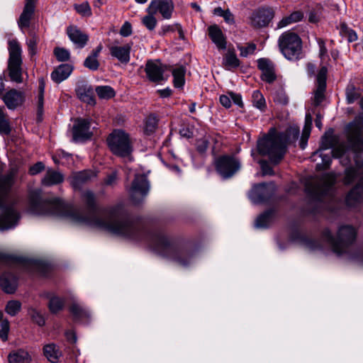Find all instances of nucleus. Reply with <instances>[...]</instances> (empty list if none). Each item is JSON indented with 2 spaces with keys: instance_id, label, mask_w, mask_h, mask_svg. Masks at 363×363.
Listing matches in <instances>:
<instances>
[{
  "instance_id": "nucleus-1",
  "label": "nucleus",
  "mask_w": 363,
  "mask_h": 363,
  "mask_svg": "<svg viewBox=\"0 0 363 363\" xmlns=\"http://www.w3.org/2000/svg\"><path fill=\"white\" fill-rule=\"evenodd\" d=\"M82 198L91 211L89 216H82L79 211L60 199L44 196L40 190L30 192L28 211L34 215L69 218L74 223L97 228L133 241L147 240L153 251L182 267L188 266L194 260L192 250L179 247L166 235L145 231L140 223L128 217L123 204L95 211L96 205L93 192L86 191L82 193Z\"/></svg>"
},
{
  "instance_id": "nucleus-2",
  "label": "nucleus",
  "mask_w": 363,
  "mask_h": 363,
  "mask_svg": "<svg viewBox=\"0 0 363 363\" xmlns=\"http://www.w3.org/2000/svg\"><path fill=\"white\" fill-rule=\"evenodd\" d=\"M357 236V229L351 225H340L334 238L329 229L323 232V239L328 244L332 251L337 256L345 255L348 259L363 265V247L351 248Z\"/></svg>"
},
{
  "instance_id": "nucleus-3",
  "label": "nucleus",
  "mask_w": 363,
  "mask_h": 363,
  "mask_svg": "<svg viewBox=\"0 0 363 363\" xmlns=\"http://www.w3.org/2000/svg\"><path fill=\"white\" fill-rule=\"evenodd\" d=\"M300 130L296 125L291 126L284 133H277L274 128L257 142V150L262 155L268 156L270 161L278 163L286 152V144L296 141Z\"/></svg>"
},
{
  "instance_id": "nucleus-4",
  "label": "nucleus",
  "mask_w": 363,
  "mask_h": 363,
  "mask_svg": "<svg viewBox=\"0 0 363 363\" xmlns=\"http://www.w3.org/2000/svg\"><path fill=\"white\" fill-rule=\"evenodd\" d=\"M12 183H0V230H8L15 228L21 216L15 207Z\"/></svg>"
},
{
  "instance_id": "nucleus-5",
  "label": "nucleus",
  "mask_w": 363,
  "mask_h": 363,
  "mask_svg": "<svg viewBox=\"0 0 363 363\" xmlns=\"http://www.w3.org/2000/svg\"><path fill=\"white\" fill-rule=\"evenodd\" d=\"M9 57L8 60V73L10 80L21 84L23 82L24 71L22 67V50L16 40L9 41Z\"/></svg>"
},
{
  "instance_id": "nucleus-6",
  "label": "nucleus",
  "mask_w": 363,
  "mask_h": 363,
  "mask_svg": "<svg viewBox=\"0 0 363 363\" xmlns=\"http://www.w3.org/2000/svg\"><path fill=\"white\" fill-rule=\"evenodd\" d=\"M278 44L281 52L287 60H296L301 57L302 41L296 33L284 32L279 36Z\"/></svg>"
},
{
  "instance_id": "nucleus-7",
  "label": "nucleus",
  "mask_w": 363,
  "mask_h": 363,
  "mask_svg": "<svg viewBox=\"0 0 363 363\" xmlns=\"http://www.w3.org/2000/svg\"><path fill=\"white\" fill-rule=\"evenodd\" d=\"M107 142L110 150L116 155L128 157L133 151L129 135L122 130H114L108 138Z\"/></svg>"
},
{
  "instance_id": "nucleus-8",
  "label": "nucleus",
  "mask_w": 363,
  "mask_h": 363,
  "mask_svg": "<svg viewBox=\"0 0 363 363\" xmlns=\"http://www.w3.org/2000/svg\"><path fill=\"white\" fill-rule=\"evenodd\" d=\"M215 167L221 177L228 179L240 171L242 164L240 160L234 156L223 155L216 159Z\"/></svg>"
},
{
  "instance_id": "nucleus-9",
  "label": "nucleus",
  "mask_w": 363,
  "mask_h": 363,
  "mask_svg": "<svg viewBox=\"0 0 363 363\" xmlns=\"http://www.w3.org/2000/svg\"><path fill=\"white\" fill-rule=\"evenodd\" d=\"M335 183H305L306 194L313 199L323 201L325 197H331Z\"/></svg>"
},
{
  "instance_id": "nucleus-10",
  "label": "nucleus",
  "mask_w": 363,
  "mask_h": 363,
  "mask_svg": "<svg viewBox=\"0 0 363 363\" xmlns=\"http://www.w3.org/2000/svg\"><path fill=\"white\" fill-rule=\"evenodd\" d=\"M273 195V190L269 183H258L253 186L249 193L250 199L256 204L268 202Z\"/></svg>"
},
{
  "instance_id": "nucleus-11",
  "label": "nucleus",
  "mask_w": 363,
  "mask_h": 363,
  "mask_svg": "<svg viewBox=\"0 0 363 363\" xmlns=\"http://www.w3.org/2000/svg\"><path fill=\"white\" fill-rule=\"evenodd\" d=\"M174 8V4L171 0H152L146 11L155 14L160 13L164 18L169 19Z\"/></svg>"
},
{
  "instance_id": "nucleus-12",
  "label": "nucleus",
  "mask_w": 363,
  "mask_h": 363,
  "mask_svg": "<svg viewBox=\"0 0 363 363\" xmlns=\"http://www.w3.org/2000/svg\"><path fill=\"white\" fill-rule=\"evenodd\" d=\"M347 130L349 142L355 150L360 149L362 145L361 135L363 131V121L356 118L347 125Z\"/></svg>"
},
{
  "instance_id": "nucleus-13",
  "label": "nucleus",
  "mask_w": 363,
  "mask_h": 363,
  "mask_svg": "<svg viewBox=\"0 0 363 363\" xmlns=\"http://www.w3.org/2000/svg\"><path fill=\"white\" fill-rule=\"evenodd\" d=\"M89 128L90 122L88 120L77 119L72 129L73 140L77 142L89 139L91 136Z\"/></svg>"
},
{
  "instance_id": "nucleus-14",
  "label": "nucleus",
  "mask_w": 363,
  "mask_h": 363,
  "mask_svg": "<svg viewBox=\"0 0 363 363\" xmlns=\"http://www.w3.org/2000/svg\"><path fill=\"white\" fill-rule=\"evenodd\" d=\"M2 100L9 109L15 110L24 103L25 94L21 91L12 89L2 96Z\"/></svg>"
},
{
  "instance_id": "nucleus-15",
  "label": "nucleus",
  "mask_w": 363,
  "mask_h": 363,
  "mask_svg": "<svg viewBox=\"0 0 363 363\" xmlns=\"http://www.w3.org/2000/svg\"><path fill=\"white\" fill-rule=\"evenodd\" d=\"M274 17V11L272 9H260L251 16V24L256 28L264 27L269 24Z\"/></svg>"
},
{
  "instance_id": "nucleus-16",
  "label": "nucleus",
  "mask_w": 363,
  "mask_h": 363,
  "mask_svg": "<svg viewBox=\"0 0 363 363\" xmlns=\"http://www.w3.org/2000/svg\"><path fill=\"white\" fill-rule=\"evenodd\" d=\"M257 67L262 72V79L267 83H272L277 79L274 64L267 58L257 60Z\"/></svg>"
},
{
  "instance_id": "nucleus-17",
  "label": "nucleus",
  "mask_w": 363,
  "mask_h": 363,
  "mask_svg": "<svg viewBox=\"0 0 363 363\" xmlns=\"http://www.w3.org/2000/svg\"><path fill=\"white\" fill-rule=\"evenodd\" d=\"M145 71L148 79L151 82H160L164 79V69L160 61L148 60Z\"/></svg>"
},
{
  "instance_id": "nucleus-18",
  "label": "nucleus",
  "mask_w": 363,
  "mask_h": 363,
  "mask_svg": "<svg viewBox=\"0 0 363 363\" xmlns=\"http://www.w3.org/2000/svg\"><path fill=\"white\" fill-rule=\"evenodd\" d=\"M108 48L111 57L117 59L122 64L126 65L130 62L132 43H128L123 46L113 45Z\"/></svg>"
},
{
  "instance_id": "nucleus-19",
  "label": "nucleus",
  "mask_w": 363,
  "mask_h": 363,
  "mask_svg": "<svg viewBox=\"0 0 363 363\" xmlns=\"http://www.w3.org/2000/svg\"><path fill=\"white\" fill-rule=\"evenodd\" d=\"M150 189L148 183H132L129 189V194L135 203H140L147 194Z\"/></svg>"
},
{
  "instance_id": "nucleus-20",
  "label": "nucleus",
  "mask_w": 363,
  "mask_h": 363,
  "mask_svg": "<svg viewBox=\"0 0 363 363\" xmlns=\"http://www.w3.org/2000/svg\"><path fill=\"white\" fill-rule=\"evenodd\" d=\"M9 363H31V354L24 348H18L11 351L7 357Z\"/></svg>"
},
{
  "instance_id": "nucleus-21",
  "label": "nucleus",
  "mask_w": 363,
  "mask_h": 363,
  "mask_svg": "<svg viewBox=\"0 0 363 363\" xmlns=\"http://www.w3.org/2000/svg\"><path fill=\"white\" fill-rule=\"evenodd\" d=\"M67 33L69 40L79 48H84L89 39L88 35L76 26L68 27Z\"/></svg>"
},
{
  "instance_id": "nucleus-22",
  "label": "nucleus",
  "mask_w": 363,
  "mask_h": 363,
  "mask_svg": "<svg viewBox=\"0 0 363 363\" xmlns=\"http://www.w3.org/2000/svg\"><path fill=\"white\" fill-rule=\"evenodd\" d=\"M363 200V183H357V185L348 193L346 196V204L350 207H354Z\"/></svg>"
},
{
  "instance_id": "nucleus-23",
  "label": "nucleus",
  "mask_w": 363,
  "mask_h": 363,
  "mask_svg": "<svg viewBox=\"0 0 363 363\" xmlns=\"http://www.w3.org/2000/svg\"><path fill=\"white\" fill-rule=\"evenodd\" d=\"M35 10V1L26 0L23 11L18 20V26L22 29L30 26V21Z\"/></svg>"
},
{
  "instance_id": "nucleus-24",
  "label": "nucleus",
  "mask_w": 363,
  "mask_h": 363,
  "mask_svg": "<svg viewBox=\"0 0 363 363\" xmlns=\"http://www.w3.org/2000/svg\"><path fill=\"white\" fill-rule=\"evenodd\" d=\"M208 35L216 47L220 50L226 48V40L222 30L216 25L211 26L208 28Z\"/></svg>"
},
{
  "instance_id": "nucleus-25",
  "label": "nucleus",
  "mask_w": 363,
  "mask_h": 363,
  "mask_svg": "<svg viewBox=\"0 0 363 363\" xmlns=\"http://www.w3.org/2000/svg\"><path fill=\"white\" fill-rule=\"evenodd\" d=\"M73 67L69 64L59 65L51 74L52 79L56 83H60L67 79L72 72Z\"/></svg>"
},
{
  "instance_id": "nucleus-26",
  "label": "nucleus",
  "mask_w": 363,
  "mask_h": 363,
  "mask_svg": "<svg viewBox=\"0 0 363 363\" xmlns=\"http://www.w3.org/2000/svg\"><path fill=\"white\" fill-rule=\"evenodd\" d=\"M0 285L7 294H13L17 288V279L11 274H4L0 277Z\"/></svg>"
},
{
  "instance_id": "nucleus-27",
  "label": "nucleus",
  "mask_w": 363,
  "mask_h": 363,
  "mask_svg": "<svg viewBox=\"0 0 363 363\" xmlns=\"http://www.w3.org/2000/svg\"><path fill=\"white\" fill-rule=\"evenodd\" d=\"M276 217V212L274 210H269L259 215L255 223L257 228H267L274 222Z\"/></svg>"
},
{
  "instance_id": "nucleus-28",
  "label": "nucleus",
  "mask_w": 363,
  "mask_h": 363,
  "mask_svg": "<svg viewBox=\"0 0 363 363\" xmlns=\"http://www.w3.org/2000/svg\"><path fill=\"white\" fill-rule=\"evenodd\" d=\"M222 64L225 69L231 70L238 68L240 65V62L235 52L233 50H228L223 56Z\"/></svg>"
},
{
  "instance_id": "nucleus-29",
  "label": "nucleus",
  "mask_w": 363,
  "mask_h": 363,
  "mask_svg": "<svg viewBox=\"0 0 363 363\" xmlns=\"http://www.w3.org/2000/svg\"><path fill=\"white\" fill-rule=\"evenodd\" d=\"M43 354L48 360L52 363H57L61 356V352L53 343L48 344L43 347Z\"/></svg>"
},
{
  "instance_id": "nucleus-30",
  "label": "nucleus",
  "mask_w": 363,
  "mask_h": 363,
  "mask_svg": "<svg viewBox=\"0 0 363 363\" xmlns=\"http://www.w3.org/2000/svg\"><path fill=\"white\" fill-rule=\"evenodd\" d=\"M312 125V117L310 114H306L305 118V125L303 128L302 135L300 141V147L301 149H305L307 145L308 139L311 134Z\"/></svg>"
},
{
  "instance_id": "nucleus-31",
  "label": "nucleus",
  "mask_w": 363,
  "mask_h": 363,
  "mask_svg": "<svg viewBox=\"0 0 363 363\" xmlns=\"http://www.w3.org/2000/svg\"><path fill=\"white\" fill-rule=\"evenodd\" d=\"M220 103L225 108H230L231 106V101L234 102L235 104L242 106V97L240 94H234L233 92L230 93V95H221L220 96Z\"/></svg>"
},
{
  "instance_id": "nucleus-32",
  "label": "nucleus",
  "mask_w": 363,
  "mask_h": 363,
  "mask_svg": "<svg viewBox=\"0 0 363 363\" xmlns=\"http://www.w3.org/2000/svg\"><path fill=\"white\" fill-rule=\"evenodd\" d=\"M69 311L76 320H82L90 317L89 311L77 303H73L69 308Z\"/></svg>"
},
{
  "instance_id": "nucleus-33",
  "label": "nucleus",
  "mask_w": 363,
  "mask_h": 363,
  "mask_svg": "<svg viewBox=\"0 0 363 363\" xmlns=\"http://www.w3.org/2000/svg\"><path fill=\"white\" fill-rule=\"evenodd\" d=\"M76 92L79 98L89 104H94V99L92 96V90L90 87H86V86H79Z\"/></svg>"
},
{
  "instance_id": "nucleus-34",
  "label": "nucleus",
  "mask_w": 363,
  "mask_h": 363,
  "mask_svg": "<svg viewBox=\"0 0 363 363\" xmlns=\"http://www.w3.org/2000/svg\"><path fill=\"white\" fill-rule=\"evenodd\" d=\"M96 177V172L91 169H85L73 173L74 182H87L94 179Z\"/></svg>"
},
{
  "instance_id": "nucleus-35",
  "label": "nucleus",
  "mask_w": 363,
  "mask_h": 363,
  "mask_svg": "<svg viewBox=\"0 0 363 363\" xmlns=\"http://www.w3.org/2000/svg\"><path fill=\"white\" fill-rule=\"evenodd\" d=\"M186 70L184 67H179L173 69L174 85L177 88H182L185 82L184 75Z\"/></svg>"
},
{
  "instance_id": "nucleus-36",
  "label": "nucleus",
  "mask_w": 363,
  "mask_h": 363,
  "mask_svg": "<svg viewBox=\"0 0 363 363\" xmlns=\"http://www.w3.org/2000/svg\"><path fill=\"white\" fill-rule=\"evenodd\" d=\"M65 306V300L57 296H52L50 298L49 309L51 313H56L61 311Z\"/></svg>"
},
{
  "instance_id": "nucleus-37",
  "label": "nucleus",
  "mask_w": 363,
  "mask_h": 363,
  "mask_svg": "<svg viewBox=\"0 0 363 363\" xmlns=\"http://www.w3.org/2000/svg\"><path fill=\"white\" fill-rule=\"evenodd\" d=\"M337 139L333 135V130L325 133V134L322 137L321 139V148L323 150H327L330 148H333L336 145Z\"/></svg>"
},
{
  "instance_id": "nucleus-38",
  "label": "nucleus",
  "mask_w": 363,
  "mask_h": 363,
  "mask_svg": "<svg viewBox=\"0 0 363 363\" xmlns=\"http://www.w3.org/2000/svg\"><path fill=\"white\" fill-rule=\"evenodd\" d=\"M340 33L341 35L347 37L350 43L354 42L358 39L356 32L349 28L345 23H341L340 25Z\"/></svg>"
},
{
  "instance_id": "nucleus-39",
  "label": "nucleus",
  "mask_w": 363,
  "mask_h": 363,
  "mask_svg": "<svg viewBox=\"0 0 363 363\" xmlns=\"http://www.w3.org/2000/svg\"><path fill=\"white\" fill-rule=\"evenodd\" d=\"M252 99L254 106H255L257 108L259 109L262 111L265 110L266 101L263 95L259 91H254L252 93Z\"/></svg>"
},
{
  "instance_id": "nucleus-40",
  "label": "nucleus",
  "mask_w": 363,
  "mask_h": 363,
  "mask_svg": "<svg viewBox=\"0 0 363 363\" xmlns=\"http://www.w3.org/2000/svg\"><path fill=\"white\" fill-rule=\"evenodd\" d=\"M96 92L100 99H109L115 96L114 90L109 86H99Z\"/></svg>"
},
{
  "instance_id": "nucleus-41",
  "label": "nucleus",
  "mask_w": 363,
  "mask_h": 363,
  "mask_svg": "<svg viewBox=\"0 0 363 363\" xmlns=\"http://www.w3.org/2000/svg\"><path fill=\"white\" fill-rule=\"evenodd\" d=\"M11 128L4 113V108L0 106V133L9 134Z\"/></svg>"
},
{
  "instance_id": "nucleus-42",
  "label": "nucleus",
  "mask_w": 363,
  "mask_h": 363,
  "mask_svg": "<svg viewBox=\"0 0 363 363\" xmlns=\"http://www.w3.org/2000/svg\"><path fill=\"white\" fill-rule=\"evenodd\" d=\"M21 308V302L18 301L12 300L7 303L5 311L9 315L14 316L20 311Z\"/></svg>"
},
{
  "instance_id": "nucleus-43",
  "label": "nucleus",
  "mask_w": 363,
  "mask_h": 363,
  "mask_svg": "<svg viewBox=\"0 0 363 363\" xmlns=\"http://www.w3.org/2000/svg\"><path fill=\"white\" fill-rule=\"evenodd\" d=\"M155 13H147V15L145 16L142 18L143 24L149 30H153L157 26V19L155 17Z\"/></svg>"
},
{
  "instance_id": "nucleus-44",
  "label": "nucleus",
  "mask_w": 363,
  "mask_h": 363,
  "mask_svg": "<svg viewBox=\"0 0 363 363\" xmlns=\"http://www.w3.org/2000/svg\"><path fill=\"white\" fill-rule=\"evenodd\" d=\"M157 126V119L154 115H150L147 117L145 121V131L147 134L153 133Z\"/></svg>"
},
{
  "instance_id": "nucleus-45",
  "label": "nucleus",
  "mask_w": 363,
  "mask_h": 363,
  "mask_svg": "<svg viewBox=\"0 0 363 363\" xmlns=\"http://www.w3.org/2000/svg\"><path fill=\"white\" fill-rule=\"evenodd\" d=\"M53 52L59 62L67 61L70 58V53L69 50L63 48H55Z\"/></svg>"
},
{
  "instance_id": "nucleus-46",
  "label": "nucleus",
  "mask_w": 363,
  "mask_h": 363,
  "mask_svg": "<svg viewBox=\"0 0 363 363\" xmlns=\"http://www.w3.org/2000/svg\"><path fill=\"white\" fill-rule=\"evenodd\" d=\"M64 180L63 175L58 171L48 169L44 182H62Z\"/></svg>"
},
{
  "instance_id": "nucleus-47",
  "label": "nucleus",
  "mask_w": 363,
  "mask_h": 363,
  "mask_svg": "<svg viewBox=\"0 0 363 363\" xmlns=\"http://www.w3.org/2000/svg\"><path fill=\"white\" fill-rule=\"evenodd\" d=\"M326 86L317 85V89L314 93L313 101L315 106H318L324 99V93Z\"/></svg>"
},
{
  "instance_id": "nucleus-48",
  "label": "nucleus",
  "mask_w": 363,
  "mask_h": 363,
  "mask_svg": "<svg viewBox=\"0 0 363 363\" xmlns=\"http://www.w3.org/2000/svg\"><path fill=\"white\" fill-rule=\"evenodd\" d=\"M238 48L240 50V55L246 57L255 52L257 46L255 43H249L246 47L238 45Z\"/></svg>"
},
{
  "instance_id": "nucleus-49",
  "label": "nucleus",
  "mask_w": 363,
  "mask_h": 363,
  "mask_svg": "<svg viewBox=\"0 0 363 363\" xmlns=\"http://www.w3.org/2000/svg\"><path fill=\"white\" fill-rule=\"evenodd\" d=\"M0 339L5 342L8 340V334L10 329L9 322L8 320H3L0 324Z\"/></svg>"
},
{
  "instance_id": "nucleus-50",
  "label": "nucleus",
  "mask_w": 363,
  "mask_h": 363,
  "mask_svg": "<svg viewBox=\"0 0 363 363\" xmlns=\"http://www.w3.org/2000/svg\"><path fill=\"white\" fill-rule=\"evenodd\" d=\"M84 65L86 68L94 71L98 69L99 67V62L96 57L89 55L85 59L84 62Z\"/></svg>"
},
{
  "instance_id": "nucleus-51",
  "label": "nucleus",
  "mask_w": 363,
  "mask_h": 363,
  "mask_svg": "<svg viewBox=\"0 0 363 363\" xmlns=\"http://www.w3.org/2000/svg\"><path fill=\"white\" fill-rule=\"evenodd\" d=\"M124 173L125 171L123 169L111 170L107 174V179L105 182H114L115 180H122L123 179L122 178L121 174Z\"/></svg>"
},
{
  "instance_id": "nucleus-52",
  "label": "nucleus",
  "mask_w": 363,
  "mask_h": 363,
  "mask_svg": "<svg viewBox=\"0 0 363 363\" xmlns=\"http://www.w3.org/2000/svg\"><path fill=\"white\" fill-rule=\"evenodd\" d=\"M29 314L32 320L40 326L45 324V319L43 316L35 309L31 308L29 311Z\"/></svg>"
},
{
  "instance_id": "nucleus-53",
  "label": "nucleus",
  "mask_w": 363,
  "mask_h": 363,
  "mask_svg": "<svg viewBox=\"0 0 363 363\" xmlns=\"http://www.w3.org/2000/svg\"><path fill=\"white\" fill-rule=\"evenodd\" d=\"M347 100L349 104H352L355 100L359 98V94L355 90L354 87L351 85L348 86L346 89Z\"/></svg>"
},
{
  "instance_id": "nucleus-54",
  "label": "nucleus",
  "mask_w": 363,
  "mask_h": 363,
  "mask_svg": "<svg viewBox=\"0 0 363 363\" xmlns=\"http://www.w3.org/2000/svg\"><path fill=\"white\" fill-rule=\"evenodd\" d=\"M150 174V171H144L143 169H139L135 172H133L135 179L133 182H147L148 176Z\"/></svg>"
},
{
  "instance_id": "nucleus-55",
  "label": "nucleus",
  "mask_w": 363,
  "mask_h": 363,
  "mask_svg": "<svg viewBox=\"0 0 363 363\" xmlns=\"http://www.w3.org/2000/svg\"><path fill=\"white\" fill-rule=\"evenodd\" d=\"M77 11L84 16H89L91 14V8L88 3L85 2L75 6Z\"/></svg>"
},
{
  "instance_id": "nucleus-56",
  "label": "nucleus",
  "mask_w": 363,
  "mask_h": 363,
  "mask_svg": "<svg viewBox=\"0 0 363 363\" xmlns=\"http://www.w3.org/2000/svg\"><path fill=\"white\" fill-rule=\"evenodd\" d=\"M327 68L325 67H321L317 75V85L326 86V75Z\"/></svg>"
},
{
  "instance_id": "nucleus-57",
  "label": "nucleus",
  "mask_w": 363,
  "mask_h": 363,
  "mask_svg": "<svg viewBox=\"0 0 363 363\" xmlns=\"http://www.w3.org/2000/svg\"><path fill=\"white\" fill-rule=\"evenodd\" d=\"M37 43H38V38L35 36H33L32 38H30V39H28L27 40L28 51L31 55H33L36 53Z\"/></svg>"
},
{
  "instance_id": "nucleus-58",
  "label": "nucleus",
  "mask_w": 363,
  "mask_h": 363,
  "mask_svg": "<svg viewBox=\"0 0 363 363\" xmlns=\"http://www.w3.org/2000/svg\"><path fill=\"white\" fill-rule=\"evenodd\" d=\"M132 33V26L129 22H125L120 30L121 35L128 37Z\"/></svg>"
},
{
  "instance_id": "nucleus-59",
  "label": "nucleus",
  "mask_w": 363,
  "mask_h": 363,
  "mask_svg": "<svg viewBox=\"0 0 363 363\" xmlns=\"http://www.w3.org/2000/svg\"><path fill=\"white\" fill-rule=\"evenodd\" d=\"M45 168V166L43 162H38L34 165L31 166L29 169V173L31 175H35L40 172H42Z\"/></svg>"
},
{
  "instance_id": "nucleus-60",
  "label": "nucleus",
  "mask_w": 363,
  "mask_h": 363,
  "mask_svg": "<svg viewBox=\"0 0 363 363\" xmlns=\"http://www.w3.org/2000/svg\"><path fill=\"white\" fill-rule=\"evenodd\" d=\"M318 44L319 45V56L321 59L327 55L328 50L325 47V42L322 38L317 39Z\"/></svg>"
},
{
  "instance_id": "nucleus-61",
  "label": "nucleus",
  "mask_w": 363,
  "mask_h": 363,
  "mask_svg": "<svg viewBox=\"0 0 363 363\" xmlns=\"http://www.w3.org/2000/svg\"><path fill=\"white\" fill-rule=\"evenodd\" d=\"M262 174L263 175H271L273 174L272 169L265 161H259Z\"/></svg>"
},
{
  "instance_id": "nucleus-62",
  "label": "nucleus",
  "mask_w": 363,
  "mask_h": 363,
  "mask_svg": "<svg viewBox=\"0 0 363 363\" xmlns=\"http://www.w3.org/2000/svg\"><path fill=\"white\" fill-rule=\"evenodd\" d=\"M274 101L279 104L285 105L288 104L289 98L285 95L284 93L280 92L277 94L274 98Z\"/></svg>"
},
{
  "instance_id": "nucleus-63",
  "label": "nucleus",
  "mask_w": 363,
  "mask_h": 363,
  "mask_svg": "<svg viewBox=\"0 0 363 363\" xmlns=\"http://www.w3.org/2000/svg\"><path fill=\"white\" fill-rule=\"evenodd\" d=\"M289 17L292 23H296L300 21L303 18V13L300 11H296L293 12Z\"/></svg>"
},
{
  "instance_id": "nucleus-64",
  "label": "nucleus",
  "mask_w": 363,
  "mask_h": 363,
  "mask_svg": "<svg viewBox=\"0 0 363 363\" xmlns=\"http://www.w3.org/2000/svg\"><path fill=\"white\" fill-rule=\"evenodd\" d=\"M223 17L228 23L232 24L234 23L233 15L228 9L225 10Z\"/></svg>"
}]
</instances>
